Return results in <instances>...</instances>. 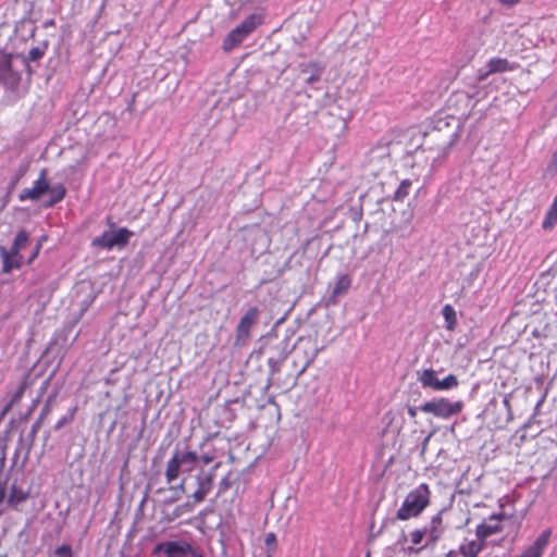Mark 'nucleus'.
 Returning <instances> with one entry per match:
<instances>
[{
  "label": "nucleus",
  "mask_w": 557,
  "mask_h": 557,
  "mask_svg": "<svg viewBox=\"0 0 557 557\" xmlns=\"http://www.w3.org/2000/svg\"><path fill=\"white\" fill-rule=\"evenodd\" d=\"M442 314L445 320V327L448 331H454L457 325V315L456 311L450 305H445L442 309Z\"/></svg>",
  "instance_id": "25"
},
{
  "label": "nucleus",
  "mask_w": 557,
  "mask_h": 557,
  "mask_svg": "<svg viewBox=\"0 0 557 557\" xmlns=\"http://www.w3.org/2000/svg\"><path fill=\"white\" fill-rule=\"evenodd\" d=\"M492 73H488V69L487 70H479L478 71V75H476V82H483L487 78L488 75H491Z\"/></svg>",
  "instance_id": "39"
},
{
  "label": "nucleus",
  "mask_w": 557,
  "mask_h": 557,
  "mask_svg": "<svg viewBox=\"0 0 557 557\" xmlns=\"http://www.w3.org/2000/svg\"><path fill=\"white\" fill-rule=\"evenodd\" d=\"M185 472L187 475L176 484V493L185 494L187 500L176 505V517L190 512L205 499L212 486V475L202 470L196 453L188 451L181 456L176 453V479ZM180 500L181 496L176 494V502Z\"/></svg>",
  "instance_id": "1"
},
{
  "label": "nucleus",
  "mask_w": 557,
  "mask_h": 557,
  "mask_svg": "<svg viewBox=\"0 0 557 557\" xmlns=\"http://www.w3.org/2000/svg\"><path fill=\"white\" fill-rule=\"evenodd\" d=\"M430 488L425 483L419 484L405 497L400 508L396 512V519L408 520L418 517L430 503Z\"/></svg>",
  "instance_id": "2"
},
{
  "label": "nucleus",
  "mask_w": 557,
  "mask_h": 557,
  "mask_svg": "<svg viewBox=\"0 0 557 557\" xmlns=\"http://www.w3.org/2000/svg\"><path fill=\"white\" fill-rule=\"evenodd\" d=\"M458 385V379L454 374L447 375L443 380H438L435 391H447Z\"/></svg>",
  "instance_id": "27"
},
{
  "label": "nucleus",
  "mask_w": 557,
  "mask_h": 557,
  "mask_svg": "<svg viewBox=\"0 0 557 557\" xmlns=\"http://www.w3.org/2000/svg\"><path fill=\"white\" fill-rule=\"evenodd\" d=\"M5 498V485L0 482V503Z\"/></svg>",
  "instance_id": "46"
},
{
  "label": "nucleus",
  "mask_w": 557,
  "mask_h": 557,
  "mask_svg": "<svg viewBox=\"0 0 557 557\" xmlns=\"http://www.w3.org/2000/svg\"><path fill=\"white\" fill-rule=\"evenodd\" d=\"M503 403L506 408H508V409L510 408V401L507 396L504 397Z\"/></svg>",
  "instance_id": "49"
},
{
  "label": "nucleus",
  "mask_w": 557,
  "mask_h": 557,
  "mask_svg": "<svg viewBox=\"0 0 557 557\" xmlns=\"http://www.w3.org/2000/svg\"><path fill=\"white\" fill-rule=\"evenodd\" d=\"M408 414L410 416V418L414 419L416 416H417V409L414 407L409 406L408 407Z\"/></svg>",
  "instance_id": "48"
},
{
  "label": "nucleus",
  "mask_w": 557,
  "mask_h": 557,
  "mask_svg": "<svg viewBox=\"0 0 557 557\" xmlns=\"http://www.w3.org/2000/svg\"><path fill=\"white\" fill-rule=\"evenodd\" d=\"M2 257V273H10L13 269H20L23 264V257H13L3 246L0 247Z\"/></svg>",
  "instance_id": "16"
},
{
  "label": "nucleus",
  "mask_w": 557,
  "mask_h": 557,
  "mask_svg": "<svg viewBox=\"0 0 557 557\" xmlns=\"http://www.w3.org/2000/svg\"><path fill=\"white\" fill-rule=\"evenodd\" d=\"M40 421H35L34 424L32 425V429L29 431V434H28V437L30 438V441L33 442L37 435V432L38 430L40 429Z\"/></svg>",
  "instance_id": "37"
},
{
  "label": "nucleus",
  "mask_w": 557,
  "mask_h": 557,
  "mask_svg": "<svg viewBox=\"0 0 557 557\" xmlns=\"http://www.w3.org/2000/svg\"><path fill=\"white\" fill-rule=\"evenodd\" d=\"M325 66L320 62L310 61L307 63L299 64V71L301 74L307 75L305 78L306 84L311 85L321 79Z\"/></svg>",
  "instance_id": "15"
},
{
  "label": "nucleus",
  "mask_w": 557,
  "mask_h": 557,
  "mask_svg": "<svg viewBox=\"0 0 557 557\" xmlns=\"http://www.w3.org/2000/svg\"><path fill=\"white\" fill-rule=\"evenodd\" d=\"M505 518L504 513H493L490 516V521H495V523H480L475 529V534L478 539L485 540L491 535L497 534L502 531V525L499 521Z\"/></svg>",
  "instance_id": "13"
},
{
  "label": "nucleus",
  "mask_w": 557,
  "mask_h": 557,
  "mask_svg": "<svg viewBox=\"0 0 557 557\" xmlns=\"http://www.w3.org/2000/svg\"><path fill=\"white\" fill-rule=\"evenodd\" d=\"M288 338L286 337L280 346L275 348V352H273L268 358L269 366V377L268 385L276 380V374L280 372L283 362L286 360L290 350L288 349Z\"/></svg>",
  "instance_id": "9"
},
{
  "label": "nucleus",
  "mask_w": 557,
  "mask_h": 557,
  "mask_svg": "<svg viewBox=\"0 0 557 557\" xmlns=\"http://www.w3.org/2000/svg\"><path fill=\"white\" fill-rule=\"evenodd\" d=\"M48 44L45 42L42 46H36L30 48L28 51L27 60L32 62L39 61L46 53Z\"/></svg>",
  "instance_id": "28"
},
{
  "label": "nucleus",
  "mask_w": 557,
  "mask_h": 557,
  "mask_svg": "<svg viewBox=\"0 0 557 557\" xmlns=\"http://www.w3.org/2000/svg\"><path fill=\"white\" fill-rule=\"evenodd\" d=\"M263 23L261 14L252 13L248 15L239 25L233 28L223 39L222 49L231 51L239 46L258 26Z\"/></svg>",
  "instance_id": "4"
},
{
  "label": "nucleus",
  "mask_w": 557,
  "mask_h": 557,
  "mask_svg": "<svg viewBox=\"0 0 557 557\" xmlns=\"http://www.w3.org/2000/svg\"><path fill=\"white\" fill-rule=\"evenodd\" d=\"M264 544L268 552H274L276 549V535L273 532L268 533L264 537Z\"/></svg>",
  "instance_id": "33"
},
{
  "label": "nucleus",
  "mask_w": 557,
  "mask_h": 557,
  "mask_svg": "<svg viewBox=\"0 0 557 557\" xmlns=\"http://www.w3.org/2000/svg\"><path fill=\"white\" fill-rule=\"evenodd\" d=\"M40 248H41V245L38 243L35 246L34 251H32V256L29 257V259L27 261L28 263H30L38 256Z\"/></svg>",
  "instance_id": "41"
},
{
  "label": "nucleus",
  "mask_w": 557,
  "mask_h": 557,
  "mask_svg": "<svg viewBox=\"0 0 557 557\" xmlns=\"http://www.w3.org/2000/svg\"><path fill=\"white\" fill-rule=\"evenodd\" d=\"M49 189L48 170L41 169L39 176L34 182L32 187L24 188L20 195L18 200L24 202L27 200L38 201Z\"/></svg>",
  "instance_id": "8"
},
{
  "label": "nucleus",
  "mask_w": 557,
  "mask_h": 557,
  "mask_svg": "<svg viewBox=\"0 0 557 557\" xmlns=\"http://www.w3.org/2000/svg\"><path fill=\"white\" fill-rule=\"evenodd\" d=\"M50 411V406H49V400L47 401V404L44 406V408L41 409V418H45Z\"/></svg>",
  "instance_id": "45"
},
{
  "label": "nucleus",
  "mask_w": 557,
  "mask_h": 557,
  "mask_svg": "<svg viewBox=\"0 0 557 557\" xmlns=\"http://www.w3.org/2000/svg\"><path fill=\"white\" fill-rule=\"evenodd\" d=\"M165 475L169 482L174 480V455L168 460Z\"/></svg>",
  "instance_id": "34"
},
{
  "label": "nucleus",
  "mask_w": 557,
  "mask_h": 557,
  "mask_svg": "<svg viewBox=\"0 0 557 557\" xmlns=\"http://www.w3.org/2000/svg\"><path fill=\"white\" fill-rule=\"evenodd\" d=\"M351 286V277L348 274H339L336 276L333 289L327 298V305H336L338 298L347 293Z\"/></svg>",
  "instance_id": "14"
},
{
  "label": "nucleus",
  "mask_w": 557,
  "mask_h": 557,
  "mask_svg": "<svg viewBox=\"0 0 557 557\" xmlns=\"http://www.w3.org/2000/svg\"><path fill=\"white\" fill-rule=\"evenodd\" d=\"M47 194H49L50 197L49 200L45 203V207L50 208L64 199L66 195V188L61 183L54 185L49 184V189Z\"/></svg>",
  "instance_id": "18"
},
{
  "label": "nucleus",
  "mask_w": 557,
  "mask_h": 557,
  "mask_svg": "<svg viewBox=\"0 0 557 557\" xmlns=\"http://www.w3.org/2000/svg\"><path fill=\"white\" fill-rule=\"evenodd\" d=\"M432 436V433H430L422 442V445H421V455H423L426 450V447H428V444H429V441Z\"/></svg>",
  "instance_id": "43"
},
{
  "label": "nucleus",
  "mask_w": 557,
  "mask_h": 557,
  "mask_svg": "<svg viewBox=\"0 0 557 557\" xmlns=\"http://www.w3.org/2000/svg\"><path fill=\"white\" fill-rule=\"evenodd\" d=\"M26 171H27V165H21L18 168L16 173L11 178L10 188H13L18 184L20 180L25 175Z\"/></svg>",
  "instance_id": "32"
},
{
  "label": "nucleus",
  "mask_w": 557,
  "mask_h": 557,
  "mask_svg": "<svg viewBox=\"0 0 557 557\" xmlns=\"http://www.w3.org/2000/svg\"><path fill=\"white\" fill-rule=\"evenodd\" d=\"M29 239V235L25 230H21L14 237L12 246L8 249V252L13 255V257H22L20 251L25 248Z\"/></svg>",
  "instance_id": "19"
},
{
  "label": "nucleus",
  "mask_w": 557,
  "mask_h": 557,
  "mask_svg": "<svg viewBox=\"0 0 557 557\" xmlns=\"http://www.w3.org/2000/svg\"><path fill=\"white\" fill-rule=\"evenodd\" d=\"M28 496H29L28 492H25L22 488L17 487L15 484H13L10 487V493H9L7 502L10 506H16V505L25 502L28 498Z\"/></svg>",
  "instance_id": "22"
},
{
  "label": "nucleus",
  "mask_w": 557,
  "mask_h": 557,
  "mask_svg": "<svg viewBox=\"0 0 557 557\" xmlns=\"http://www.w3.org/2000/svg\"><path fill=\"white\" fill-rule=\"evenodd\" d=\"M419 381L423 387H430L432 389H436V385L438 382V377L436 375V371L433 369H424L419 374Z\"/></svg>",
  "instance_id": "23"
},
{
  "label": "nucleus",
  "mask_w": 557,
  "mask_h": 557,
  "mask_svg": "<svg viewBox=\"0 0 557 557\" xmlns=\"http://www.w3.org/2000/svg\"><path fill=\"white\" fill-rule=\"evenodd\" d=\"M442 126H446V127H448V126H449V123H448V122H446V121H444V120H442V119H440L438 121H436L435 126H434V129H438V131H441V129H442Z\"/></svg>",
  "instance_id": "42"
},
{
  "label": "nucleus",
  "mask_w": 557,
  "mask_h": 557,
  "mask_svg": "<svg viewBox=\"0 0 557 557\" xmlns=\"http://www.w3.org/2000/svg\"><path fill=\"white\" fill-rule=\"evenodd\" d=\"M546 396H547V391H544L543 394L541 395L540 399L536 401V404L534 406L533 416H537L540 413V409L543 406V404L545 403Z\"/></svg>",
  "instance_id": "36"
},
{
  "label": "nucleus",
  "mask_w": 557,
  "mask_h": 557,
  "mask_svg": "<svg viewBox=\"0 0 557 557\" xmlns=\"http://www.w3.org/2000/svg\"><path fill=\"white\" fill-rule=\"evenodd\" d=\"M441 524H442V517H441V513H437L434 517H432V519H431V521H430V523L428 525L422 528V530H425V532H426V542H425V544L423 546L419 547V548H414L413 546H409L407 548V550L410 552V553L413 552V553L418 554L423 548L429 546L430 544H434L441 537V534H442Z\"/></svg>",
  "instance_id": "10"
},
{
  "label": "nucleus",
  "mask_w": 557,
  "mask_h": 557,
  "mask_svg": "<svg viewBox=\"0 0 557 557\" xmlns=\"http://www.w3.org/2000/svg\"><path fill=\"white\" fill-rule=\"evenodd\" d=\"M426 537L425 530L417 529L410 533V540L413 545H419Z\"/></svg>",
  "instance_id": "31"
},
{
  "label": "nucleus",
  "mask_w": 557,
  "mask_h": 557,
  "mask_svg": "<svg viewBox=\"0 0 557 557\" xmlns=\"http://www.w3.org/2000/svg\"><path fill=\"white\" fill-rule=\"evenodd\" d=\"M152 557H174V541L159 543L151 553Z\"/></svg>",
  "instance_id": "24"
},
{
  "label": "nucleus",
  "mask_w": 557,
  "mask_h": 557,
  "mask_svg": "<svg viewBox=\"0 0 557 557\" xmlns=\"http://www.w3.org/2000/svg\"><path fill=\"white\" fill-rule=\"evenodd\" d=\"M457 138H458V127H456L455 129H453V131L449 133V135H448V139H447V141H446V144H445V147H446V148H450V147L455 144V141L457 140Z\"/></svg>",
  "instance_id": "35"
},
{
  "label": "nucleus",
  "mask_w": 557,
  "mask_h": 557,
  "mask_svg": "<svg viewBox=\"0 0 557 557\" xmlns=\"http://www.w3.org/2000/svg\"><path fill=\"white\" fill-rule=\"evenodd\" d=\"M54 555L57 557H74L72 546L69 544H63L54 549Z\"/></svg>",
  "instance_id": "30"
},
{
  "label": "nucleus",
  "mask_w": 557,
  "mask_h": 557,
  "mask_svg": "<svg viewBox=\"0 0 557 557\" xmlns=\"http://www.w3.org/2000/svg\"><path fill=\"white\" fill-rule=\"evenodd\" d=\"M412 182L408 178L403 180L395 190L393 200L395 201H404V199L409 195Z\"/></svg>",
  "instance_id": "26"
},
{
  "label": "nucleus",
  "mask_w": 557,
  "mask_h": 557,
  "mask_svg": "<svg viewBox=\"0 0 557 557\" xmlns=\"http://www.w3.org/2000/svg\"><path fill=\"white\" fill-rule=\"evenodd\" d=\"M185 547H189L188 544H186L185 542L183 541H176V545H175V548H176V557H182L181 554L184 553L185 550Z\"/></svg>",
  "instance_id": "38"
},
{
  "label": "nucleus",
  "mask_w": 557,
  "mask_h": 557,
  "mask_svg": "<svg viewBox=\"0 0 557 557\" xmlns=\"http://www.w3.org/2000/svg\"><path fill=\"white\" fill-rule=\"evenodd\" d=\"M550 535V529L544 530L530 546L516 557H542L549 543Z\"/></svg>",
  "instance_id": "12"
},
{
  "label": "nucleus",
  "mask_w": 557,
  "mask_h": 557,
  "mask_svg": "<svg viewBox=\"0 0 557 557\" xmlns=\"http://www.w3.org/2000/svg\"><path fill=\"white\" fill-rule=\"evenodd\" d=\"M401 537L406 540V534L403 532Z\"/></svg>",
  "instance_id": "53"
},
{
  "label": "nucleus",
  "mask_w": 557,
  "mask_h": 557,
  "mask_svg": "<svg viewBox=\"0 0 557 557\" xmlns=\"http://www.w3.org/2000/svg\"><path fill=\"white\" fill-rule=\"evenodd\" d=\"M299 346L296 348V356L300 357V367H297L293 373H288L283 384L294 387L298 379L306 372L309 366L315 360L323 347H319L315 339L311 337L298 339Z\"/></svg>",
  "instance_id": "3"
},
{
  "label": "nucleus",
  "mask_w": 557,
  "mask_h": 557,
  "mask_svg": "<svg viewBox=\"0 0 557 557\" xmlns=\"http://www.w3.org/2000/svg\"><path fill=\"white\" fill-rule=\"evenodd\" d=\"M24 389H25V386H24V385H21V386L18 387V389L15 392V394H14V395H13V397H12L11 404H13V403L17 401V400L22 397V395H23V393H24Z\"/></svg>",
  "instance_id": "40"
},
{
  "label": "nucleus",
  "mask_w": 557,
  "mask_h": 557,
  "mask_svg": "<svg viewBox=\"0 0 557 557\" xmlns=\"http://www.w3.org/2000/svg\"><path fill=\"white\" fill-rule=\"evenodd\" d=\"M520 0H499V2L507 7H512L517 4Z\"/></svg>",
  "instance_id": "44"
},
{
  "label": "nucleus",
  "mask_w": 557,
  "mask_h": 557,
  "mask_svg": "<svg viewBox=\"0 0 557 557\" xmlns=\"http://www.w3.org/2000/svg\"><path fill=\"white\" fill-rule=\"evenodd\" d=\"M4 460H5V457H4V454H3L2 457L0 458L1 466H3Z\"/></svg>",
  "instance_id": "51"
},
{
  "label": "nucleus",
  "mask_w": 557,
  "mask_h": 557,
  "mask_svg": "<svg viewBox=\"0 0 557 557\" xmlns=\"http://www.w3.org/2000/svg\"><path fill=\"white\" fill-rule=\"evenodd\" d=\"M462 407L463 403L461 400L450 401L447 398L438 397L420 405L419 410L424 413H431L437 418L448 419L458 414L462 410Z\"/></svg>",
  "instance_id": "5"
},
{
  "label": "nucleus",
  "mask_w": 557,
  "mask_h": 557,
  "mask_svg": "<svg viewBox=\"0 0 557 557\" xmlns=\"http://www.w3.org/2000/svg\"><path fill=\"white\" fill-rule=\"evenodd\" d=\"M486 67H488V73L494 74L513 71L516 64H511L505 58H491L486 63Z\"/></svg>",
  "instance_id": "17"
},
{
  "label": "nucleus",
  "mask_w": 557,
  "mask_h": 557,
  "mask_svg": "<svg viewBox=\"0 0 557 557\" xmlns=\"http://www.w3.org/2000/svg\"><path fill=\"white\" fill-rule=\"evenodd\" d=\"M132 236L133 232L125 227H121L116 231L110 230L95 237L91 240V246L107 250H111L114 247L121 249L128 244Z\"/></svg>",
  "instance_id": "6"
},
{
  "label": "nucleus",
  "mask_w": 557,
  "mask_h": 557,
  "mask_svg": "<svg viewBox=\"0 0 557 557\" xmlns=\"http://www.w3.org/2000/svg\"><path fill=\"white\" fill-rule=\"evenodd\" d=\"M75 412H76V407L72 408L71 411L62 417L54 425V429L55 430H60L62 429L64 425L71 423L74 419V416H75Z\"/></svg>",
  "instance_id": "29"
},
{
  "label": "nucleus",
  "mask_w": 557,
  "mask_h": 557,
  "mask_svg": "<svg viewBox=\"0 0 557 557\" xmlns=\"http://www.w3.org/2000/svg\"><path fill=\"white\" fill-rule=\"evenodd\" d=\"M483 546V543L480 541H469L459 546V553L463 557H478Z\"/></svg>",
  "instance_id": "21"
},
{
  "label": "nucleus",
  "mask_w": 557,
  "mask_h": 557,
  "mask_svg": "<svg viewBox=\"0 0 557 557\" xmlns=\"http://www.w3.org/2000/svg\"><path fill=\"white\" fill-rule=\"evenodd\" d=\"M260 310L257 306L249 307L236 326L235 344L243 345L250 337V331L257 324Z\"/></svg>",
  "instance_id": "7"
},
{
  "label": "nucleus",
  "mask_w": 557,
  "mask_h": 557,
  "mask_svg": "<svg viewBox=\"0 0 557 557\" xmlns=\"http://www.w3.org/2000/svg\"><path fill=\"white\" fill-rule=\"evenodd\" d=\"M18 81L20 75L12 70L11 55L0 52V83L13 87Z\"/></svg>",
  "instance_id": "11"
},
{
  "label": "nucleus",
  "mask_w": 557,
  "mask_h": 557,
  "mask_svg": "<svg viewBox=\"0 0 557 557\" xmlns=\"http://www.w3.org/2000/svg\"><path fill=\"white\" fill-rule=\"evenodd\" d=\"M557 224V195L554 197L552 205L549 206L543 222L542 228L549 231Z\"/></svg>",
  "instance_id": "20"
},
{
  "label": "nucleus",
  "mask_w": 557,
  "mask_h": 557,
  "mask_svg": "<svg viewBox=\"0 0 557 557\" xmlns=\"http://www.w3.org/2000/svg\"><path fill=\"white\" fill-rule=\"evenodd\" d=\"M297 359L293 360V363H292V371L289 373H293L297 367H300V357L299 356H296Z\"/></svg>",
  "instance_id": "47"
},
{
  "label": "nucleus",
  "mask_w": 557,
  "mask_h": 557,
  "mask_svg": "<svg viewBox=\"0 0 557 557\" xmlns=\"http://www.w3.org/2000/svg\"><path fill=\"white\" fill-rule=\"evenodd\" d=\"M42 420H44V418H41V414H40L39 418L36 421H40V424H41Z\"/></svg>",
  "instance_id": "52"
},
{
  "label": "nucleus",
  "mask_w": 557,
  "mask_h": 557,
  "mask_svg": "<svg viewBox=\"0 0 557 557\" xmlns=\"http://www.w3.org/2000/svg\"><path fill=\"white\" fill-rule=\"evenodd\" d=\"M454 555H455L454 550H449V552L446 554V556H447V557H454Z\"/></svg>",
  "instance_id": "50"
}]
</instances>
